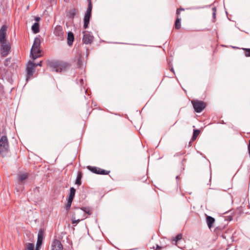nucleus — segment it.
<instances>
[{"label":"nucleus","mask_w":250,"mask_h":250,"mask_svg":"<svg viewBox=\"0 0 250 250\" xmlns=\"http://www.w3.org/2000/svg\"><path fill=\"white\" fill-rule=\"evenodd\" d=\"M81 220H83V219H76L75 214H73L72 216V223L73 224H77L79 223Z\"/></svg>","instance_id":"obj_29"},{"label":"nucleus","mask_w":250,"mask_h":250,"mask_svg":"<svg viewBox=\"0 0 250 250\" xmlns=\"http://www.w3.org/2000/svg\"><path fill=\"white\" fill-rule=\"evenodd\" d=\"M76 193V189L74 187H71L67 199L73 201Z\"/></svg>","instance_id":"obj_14"},{"label":"nucleus","mask_w":250,"mask_h":250,"mask_svg":"<svg viewBox=\"0 0 250 250\" xmlns=\"http://www.w3.org/2000/svg\"><path fill=\"white\" fill-rule=\"evenodd\" d=\"M44 239V229L41 228L38 232L37 241L42 242Z\"/></svg>","instance_id":"obj_18"},{"label":"nucleus","mask_w":250,"mask_h":250,"mask_svg":"<svg viewBox=\"0 0 250 250\" xmlns=\"http://www.w3.org/2000/svg\"><path fill=\"white\" fill-rule=\"evenodd\" d=\"M31 30L33 34H37L40 32V24L39 23L35 22L31 26Z\"/></svg>","instance_id":"obj_15"},{"label":"nucleus","mask_w":250,"mask_h":250,"mask_svg":"<svg viewBox=\"0 0 250 250\" xmlns=\"http://www.w3.org/2000/svg\"><path fill=\"white\" fill-rule=\"evenodd\" d=\"M206 221L208 228L210 229L213 226L215 219L210 216L208 215L206 218Z\"/></svg>","instance_id":"obj_12"},{"label":"nucleus","mask_w":250,"mask_h":250,"mask_svg":"<svg viewBox=\"0 0 250 250\" xmlns=\"http://www.w3.org/2000/svg\"><path fill=\"white\" fill-rule=\"evenodd\" d=\"M248 151H249V154L250 155V140L249 142V145H248Z\"/></svg>","instance_id":"obj_39"},{"label":"nucleus","mask_w":250,"mask_h":250,"mask_svg":"<svg viewBox=\"0 0 250 250\" xmlns=\"http://www.w3.org/2000/svg\"><path fill=\"white\" fill-rule=\"evenodd\" d=\"M41 40L39 37H36L34 39L33 44L32 45V49H34V48H40L41 46Z\"/></svg>","instance_id":"obj_17"},{"label":"nucleus","mask_w":250,"mask_h":250,"mask_svg":"<svg viewBox=\"0 0 250 250\" xmlns=\"http://www.w3.org/2000/svg\"><path fill=\"white\" fill-rule=\"evenodd\" d=\"M28 177V174L26 173L21 174L19 176V181L20 182H22L23 180L27 179Z\"/></svg>","instance_id":"obj_25"},{"label":"nucleus","mask_w":250,"mask_h":250,"mask_svg":"<svg viewBox=\"0 0 250 250\" xmlns=\"http://www.w3.org/2000/svg\"><path fill=\"white\" fill-rule=\"evenodd\" d=\"M179 9H180V11H184V9L182 8H181Z\"/></svg>","instance_id":"obj_47"},{"label":"nucleus","mask_w":250,"mask_h":250,"mask_svg":"<svg viewBox=\"0 0 250 250\" xmlns=\"http://www.w3.org/2000/svg\"><path fill=\"white\" fill-rule=\"evenodd\" d=\"M53 33L58 37V40H62L64 39V32L62 27L61 25H57L54 30Z\"/></svg>","instance_id":"obj_6"},{"label":"nucleus","mask_w":250,"mask_h":250,"mask_svg":"<svg viewBox=\"0 0 250 250\" xmlns=\"http://www.w3.org/2000/svg\"><path fill=\"white\" fill-rule=\"evenodd\" d=\"M3 93V87L1 84H0V95H2Z\"/></svg>","instance_id":"obj_35"},{"label":"nucleus","mask_w":250,"mask_h":250,"mask_svg":"<svg viewBox=\"0 0 250 250\" xmlns=\"http://www.w3.org/2000/svg\"><path fill=\"white\" fill-rule=\"evenodd\" d=\"M27 250H36L33 243H28L26 244Z\"/></svg>","instance_id":"obj_28"},{"label":"nucleus","mask_w":250,"mask_h":250,"mask_svg":"<svg viewBox=\"0 0 250 250\" xmlns=\"http://www.w3.org/2000/svg\"><path fill=\"white\" fill-rule=\"evenodd\" d=\"M182 238V235L181 233L178 234L175 237H173L171 239V242L174 243L175 242V244H176V243L180 240Z\"/></svg>","instance_id":"obj_22"},{"label":"nucleus","mask_w":250,"mask_h":250,"mask_svg":"<svg viewBox=\"0 0 250 250\" xmlns=\"http://www.w3.org/2000/svg\"><path fill=\"white\" fill-rule=\"evenodd\" d=\"M194 108V111L196 113L201 112L207 106L206 104L202 101L194 100L191 101Z\"/></svg>","instance_id":"obj_3"},{"label":"nucleus","mask_w":250,"mask_h":250,"mask_svg":"<svg viewBox=\"0 0 250 250\" xmlns=\"http://www.w3.org/2000/svg\"><path fill=\"white\" fill-rule=\"evenodd\" d=\"M181 18L178 17L176 18L175 21V28L178 29L181 28Z\"/></svg>","instance_id":"obj_24"},{"label":"nucleus","mask_w":250,"mask_h":250,"mask_svg":"<svg viewBox=\"0 0 250 250\" xmlns=\"http://www.w3.org/2000/svg\"><path fill=\"white\" fill-rule=\"evenodd\" d=\"M41 52H42V50L40 48H34V49L33 50L32 47L31 48V50H30V52H33V53L41 54Z\"/></svg>","instance_id":"obj_30"},{"label":"nucleus","mask_w":250,"mask_h":250,"mask_svg":"<svg viewBox=\"0 0 250 250\" xmlns=\"http://www.w3.org/2000/svg\"><path fill=\"white\" fill-rule=\"evenodd\" d=\"M7 26L4 24L2 25L0 29V43L3 44L4 42H6V30Z\"/></svg>","instance_id":"obj_7"},{"label":"nucleus","mask_w":250,"mask_h":250,"mask_svg":"<svg viewBox=\"0 0 250 250\" xmlns=\"http://www.w3.org/2000/svg\"><path fill=\"white\" fill-rule=\"evenodd\" d=\"M72 202V200L67 199V204L65 207L66 210L68 211L70 209Z\"/></svg>","instance_id":"obj_31"},{"label":"nucleus","mask_w":250,"mask_h":250,"mask_svg":"<svg viewBox=\"0 0 250 250\" xmlns=\"http://www.w3.org/2000/svg\"><path fill=\"white\" fill-rule=\"evenodd\" d=\"M92 9V3H88V6L86 12L85 13L83 18V28L87 29L88 27L90 20L91 17V12Z\"/></svg>","instance_id":"obj_4"},{"label":"nucleus","mask_w":250,"mask_h":250,"mask_svg":"<svg viewBox=\"0 0 250 250\" xmlns=\"http://www.w3.org/2000/svg\"><path fill=\"white\" fill-rule=\"evenodd\" d=\"M92 104H94V106H95V104H94V103H92Z\"/></svg>","instance_id":"obj_50"},{"label":"nucleus","mask_w":250,"mask_h":250,"mask_svg":"<svg viewBox=\"0 0 250 250\" xmlns=\"http://www.w3.org/2000/svg\"><path fill=\"white\" fill-rule=\"evenodd\" d=\"M176 179L177 180L179 178V176L178 175L176 176Z\"/></svg>","instance_id":"obj_45"},{"label":"nucleus","mask_w":250,"mask_h":250,"mask_svg":"<svg viewBox=\"0 0 250 250\" xmlns=\"http://www.w3.org/2000/svg\"><path fill=\"white\" fill-rule=\"evenodd\" d=\"M87 169L89 171H91L93 173L99 174V172L100 171V168L94 166H88L87 167Z\"/></svg>","instance_id":"obj_16"},{"label":"nucleus","mask_w":250,"mask_h":250,"mask_svg":"<svg viewBox=\"0 0 250 250\" xmlns=\"http://www.w3.org/2000/svg\"><path fill=\"white\" fill-rule=\"evenodd\" d=\"M212 10L213 12H215L216 13V8L215 7H214L212 8Z\"/></svg>","instance_id":"obj_41"},{"label":"nucleus","mask_w":250,"mask_h":250,"mask_svg":"<svg viewBox=\"0 0 250 250\" xmlns=\"http://www.w3.org/2000/svg\"><path fill=\"white\" fill-rule=\"evenodd\" d=\"M242 49L245 52V56L247 57H250V48H243Z\"/></svg>","instance_id":"obj_34"},{"label":"nucleus","mask_w":250,"mask_h":250,"mask_svg":"<svg viewBox=\"0 0 250 250\" xmlns=\"http://www.w3.org/2000/svg\"><path fill=\"white\" fill-rule=\"evenodd\" d=\"M200 132V131L199 129H194L193 135H192V136L191 138V140L192 141H194L195 140H196L197 136L199 134Z\"/></svg>","instance_id":"obj_23"},{"label":"nucleus","mask_w":250,"mask_h":250,"mask_svg":"<svg viewBox=\"0 0 250 250\" xmlns=\"http://www.w3.org/2000/svg\"><path fill=\"white\" fill-rule=\"evenodd\" d=\"M92 104H94V106H95V104H94V103H92Z\"/></svg>","instance_id":"obj_49"},{"label":"nucleus","mask_w":250,"mask_h":250,"mask_svg":"<svg viewBox=\"0 0 250 250\" xmlns=\"http://www.w3.org/2000/svg\"><path fill=\"white\" fill-rule=\"evenodd\" d=\"M41 55L38 53H33V52L30 53V57L32 58V60H35L37 58L40 57Z\"/></svg>","instance_id":"obj_27"},{"label":"nucleus","mask_w":250,"mask_h":250,"mask_svg":"<svg viewBox=\"0 0 250 250\" xmlns=\"http://www.w3.org/2000/svg\"><path fill=\"white\" fill-rule=\"evenodd\" d=\"M76 81L77 83H80V85L81 86V91H83V92L84 93H87L88 95H89V94L87 92V89H85L84 86H83L84 85L83 78L82 77V78H80L79 79H76Z\"/></svg>","instance_id":"obj_13"},{"label":"nucleus","mask_w":250,"mask_h":250,"mask_svg":"<svg viewBox=\"0 0 250 250\" xmlns=\"http://www.w3.org/2000/svg\"><path fill=\"white\" fill-rule=\"evenodd\" d=\"M212 18L213 19V22L215 21V20L216 19V13L215 12L212 13Z\"/></svg>","instance_id":"obj_38"},{"label":"nucleus","mask_w":250,"mask_h":250,"mask_svg":"<svg viewBox=\"0 0 250 250\" xmlns=\"http://www.w3.org/2000/svg\"><path fill=\"white\" fill-rule=\"evenodd\" d=\"M100 171L99 172L100 175H107L110 173V171L106 170L100 168Z\"/></svg>","instance_id":"obj_32"},{"label":"nucleus","mask_w":250,"mask_h":250,"mask_svg":"<svg viewBox=\"0 0 250 250\" xmlns=\"http://www.w3.org/2000/svg\"><path fill=\"white\" fill-rule=\"evenodd\" d=\"M52 250H62L63 246L60 240L54 239L52 244Z\"/></svg>","instance_id":"obj_10"},{"label":"nucleus","mask_w":250,"mask_h":250,"mask_svg":"<svg viewBox=\"0 0 250 250\" xmlns=\"http://www.w3.org/2000/svg\"><path fill=\"white\" fill-rule=\"evenodd\" d=\"M85 32L86 31L83 32L84 35L83 38V41L86 44H91L93 42L94 37L90 33H85Z\"/></svg>","instance_id":"obj_9"},{"label":"nucleus","mask_w":250,"mask_h":250,"mask_svg":"<svg viewBox=\"0 0 250 250\" xmlns=\"http://www.w3.org/2000/svg\"><path fill=\"white\" fill-rule=\"evenodd\" d=\"M92 104H94V106H95V104H94V103H92Z\"/></svg>","instance_id":"obj_48"},{"label":"nucleus","mask_w":250,"mask_h":250,"mask_svg":"<svg viewBox=\"0 0 250 250\" xmlns=\"http://www.w3.org/2000/svg\"><path fill=\"white\" fill-rule=\"evenodd\" d=\"M170 70L171 71H172L174 74H175V72H174V69H173V67H171V68H170Z\"/></svg>","instance_id":"obj_43"},{"label":"nucleus","mask_w":250,"mask_h":250,"mask_svg":"<svg viewBox=\"0 0 250 250\" xmlns=\"http://www.w3.org/2000/svg\"><path fill=\"white\" fill-rule=\"evenodd\" d=\"M84 64V62L83 60V59L81 57H80L78 59L77 62V66L78 68L80 69H83V66Z\"/></svg>","instance_id":"obj_26"},{"label":"nucleus","mask_w":250,"mask_h":250,"mask_svg":"<svg viewBox=\"0 0 250 250\" xmlns=\"http://www.w3.org/2000/svg\"><path fill=\"white\" fill-rule=\"evenodd\" d=\"M35 63L32 61H29L26 66V71L27 73V76L28 77H30L33 75L36 67Z\"/></svg>","instance_id":"obj_5"},{"label":"nucleus","mask_w":250,"mask_h":250,"mask_svg":"<svg viewBox=\"0 0 250 250\" xmlns=\"http://www.w3.org/2000/svg\"><path fill=\"white\" fill-rule=\"evenodd\" d=\"M176 185H176V188H177V189H178V182H177H177H176Z\"/></svg>","instance_id":"obj_44"},{"label":"nucleus","mask_w":250,"mask_h":250,"mask_svg":"<svg viewBox=\"0 0 250 250\" xmlns=\"http://www.w3.org/2000/svg\"><path fill=\"white\" fill-rule=\"evenodd\" d=\"M42 242L37 241L36 245V250H40L42 245Z\"/></svg>","instance_id":"obj_33"},{"label":"nucleus","mask_w":250,"mask_h":250,"mask_svg":"<svg viewBox=\"0 0 250 250\" xmlns=\"http://www.w3.org/2000/svg\"><path fill=\"white\" fill-rule=\"evenodd\" d=\"M82 174L81 172H78L75 180V184L80 186L82 184Z\"/></svg>","instance_id":"obj_19"},{"label":"nucleus","mask_w":250,"mask_h":250,"mask_svg":"<svg viewBox=\"0 0 250 250\" xmlns=\"http://www.w3.org/2000/svg\"><path fill=\"white\" fill-rule=\"evenodd\" d=\"M180 13V9H177V10H176V14L177 15H179Z\"/></svg>","instance_id":"obj_42"},{"label":"nucleus","mask_w":250,"mask_h":250,"mask_svg":"<svg viewBox=\"0 0 250 250\" xmlns=\"http://www.w3.org/2000/svg\"><path fill=\"white\" fill-rule=\"evenodd\" d=\"M76 208L79 209V208ZM80 209L89 215H91V208L90 207H83L80 208Z\"/></svg>","instance_id":"obj_21"},{"label":"nucleus","mask_w":250,"mask_h":250,"mask_svg":"<svg viewBox=\"0 0 250 250\" xmlns=\"http://www.w3.org/2000/svg\"><path fill=\"white\" fill-rule=\"evenodd\" d=\"M88 3H92L91 0H87Z\"/></svg>","instance_id":"obj_46"},{"label":"nucleus","mask_w":250,"mask_h":250,"mask_svg":"<svg viewBox=\"0 0 250 250\" xmlns=\"http://www.w3.org/2000/svg\"><path fill=\"white\" fill-rule=\"evenodd\" d=\"M9 146L7 137L2 135L0 138V155L4 157L9 150Z\"/></svg>","instance_id":"obj_2"},{"label":"nucleus","mask_w":250,"mask_h":250,"mask_svg":"<svg viewBox=\"0 0 250 250\" xmlns=\"http://www.w3.org/2000/svg\"><path fill=\"white\" fill-rule=\"evenodd\" d=\"M68 13V17L69 19H73L77 14V11L75 8H73L70 10Z\"/></svg>","instance_id":"obj_20"},{"label":"nucleus","mask_w":250,"mask_h":250,"mask_svg":"<svg viewBox=\"0 0 250 250\" xmlns=\"http://www.w3.org/2000/svg\"><path fill=\"white\" fill-rule=\"evenodd\" d=\"M42 61H41L39 62H38L37 63H35V67H36L37 66H42Z\"/></svg>","instance_id":"obj_37"},{"label":"nucleus","mask_w":250,"mask_h":250,"mask_svg":"<svg viewBox=\"0 0 250 250\" xmlns=\"http://www.w3.org/2000/svg\"><path fill=\"white\" fill-rule=\"evenodd\" d=\"M162 248V247L159 246L158 245H157L156 248L155 250H159V249H161Z\"/></svg>","instance_id":"obj_40"},{"label":"nucleus","mask_w":250,"mask_h":250,"mask_svg":"<svg viewBox=\"0 0 250 250\" xmlns=\"http://www.w3.org/2000/svg\"><path fill=\"white\" fill-rule=\"evenodd\" d=\"M67 44L70 46L72 45L74 40V34L71 31H69L67 33Z\"/></svg>","instance_id":"obj_11"},{"label":"nucleus","mask_w":250,"mask_h":250,"mask_svg":"<svg viewBox=\"0 0 250 250\" xmlns=\"http://www.w3.org/2000/svg\"><path fill=\"white\" fill-rule=\"evenodd\" d=\"M41 20V18L39 16H36L35 17V21H36L35 22L38 23L39 21H40Z\"/></svg>","instance_id":"obj_36"},{"label":"nucleus","mask_w":250,"mask_h":250,"mask_svg":"<svg viewBox=\"0 0 250 250\" xmlns=\"http://www.w3.org/2000/svg\"><path fill=\"white\" fill-rule=\"evenodd\" d=\"M48 64L56 72L64 71L69 67L68 63H62L59 61H51L48 62Z\"/></svg>","instance_id":"obj_1"},{"label":"nucleus","mask_w":250,"mask_h":250,"mask_svg":"<svg viewBox=\"0 0 250 250\" xmlns=\"http://www.w3.org/2000/svg\"><path fill=\"white\" fill-rule=\"evenodd\" d=\"M11 49L10 45L6 42H4L3 44L0 43V51L3 56H7Z\"/></svg>","instance_id":"obj_8"}]
</instances>
